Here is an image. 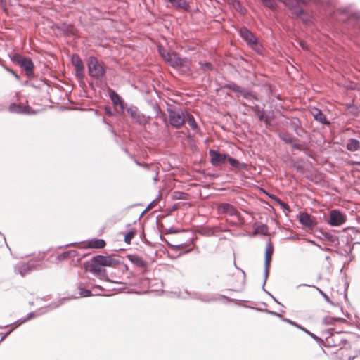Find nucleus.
<instances>
[{"label":"nucleus","mask_w":360,"mask_h":360,"mask_svg":"<svg viewBox=\"0 0 360 360\" xmlns=\"http://www.w3.org/2000/svg\"><path fill=\"white\" fill-rule=\"evenodd\" d=\"M13 60L17 63L25 72L29 78L34 77V64L32 61L27 58H25L19 54H14Z\"/></svg>","instance_id":"5"},{"label":"nucleus","mask_w":360,"mask_h":360,"mask_svg":"<svg viewBox=\"0 0 360 360\" xmlns=\"http://www.w3.org/2000/svg\"><path fill=\"white\" fill-rule=\"evenodd\" d=\"M72 63L75 68L76 75L78 77H82L83 76L84 66L83 63L79 58V56L77 54H74L72 56Z\"/></svg>","instance_id":"14"},{"label":"nucleus","mask_w":360,"mask_h":360,"mask_svg":"<svg viewBox=\"0 0 360 360\" xmlns=\"http://www.w3.org/2000/svg\"><path fill=\"white\" fill-rule=\"evenodd\" d=\"M255 115L258 117L259 121H263L264 119L265 113L263 110H260L258 105H255L253 108Z\"/></svg>","instance_id":"31"},{"label":"nucleus","mask_w":360,"mask_h":360,"mask_svg":"<svg viewBox=\"0 0 360 360\" xmlns=\"http://www.w3.org/2000/svg\"><path fill=\"white\" fill-rule=\"evenodd\" d=\"M120 264V261L110 256L96 255L92 257L91 262L86 264V269L91 273L99 276H104L105 269L103 266L115 267Z\"/></svg>","instance_id":"1"},{"label":"nucleus","mask_w":360,"mask_h":360,"mask_svg":"<svg viewBox=\"0 0 360 360\" xmlns=\"http://www.w3.org/2000/svg\"><path fill=\"white\" fill-rule=\"evenodd\" d=\"M164 121L167 124V119L166 118L164 119Z\"/></svg>","instance_id":"53"},{"label":"nucleus","mask_w":360,"mask_h":360,"mask_svg":"<svg viewBox=\"0 0 360 360\" xmlns=\"http://www.w3.org/2000/svg\"><path fill=\"white\" fill-rule=\"evenodd\" d=\"M127 112L131 116L133 121L140 125H146L149 123L150 117L141 113L136 106H130L127 109Z\"/></svg>","instance_id":"7"},{"label":"nucleus","mask_w":360,"mask_h":360,"mask_svg":"<svg viewBox=\"0 0 360 360\" xmlns=\"http://www.w3.org/2000/svg\"><path fill=\"white\" fill-rule=\"evenodd\" d=\"M135 234H136V231L135 230H131L129 232H127L124 235V241H125V243H127L128 244H130L131 240L135 236Z\"/></svg>","instance_id":"33"},{"label":"nucleus","mask_w":360,"mask_h":360,"mask_svg":"<svg viewBox=\"0 0 360 360\" xmlns=\"http://www.w3.org/2000/svg\"><path fill=\"white\" fill-rule=\"evenodd\" d=\"M192 250V248H190L188 249V250H187L186 252H188V251H190V250Z\"/></svg>","instance_id":"54"},{"label":"nucleus","mask_w":360,"mask_h":360,"mask_svg":"<svg viewBox=\"0 0 360 360\" xmlns=\"http://www.w3.org/2000/svg\"><path fill=\"white\" fill-rule=\"evenodd\" d=\"M187 197V193L179 191H175L172 193V200H186Z\"/></svg>","instance_id":"29"},{"label":"nucleus","mask_w":360,"mask_h":360,"mask_svg":"<svg viewBox=\"0 0 360 360\" xmlns=\"http://www.w3.org/2000/svg\"><path fill=\"white\" fill-rule=\"evenodd\" d=\"M110 98L114 105H120V108L122 110L124 109V102L117 93L112 91L110 94Z\"/></svg>","instance_id":"25"},{"label":"nucleus","mask_w":360,"mask_h":360,"mask_svg":"<svg viewBox=\"0 0 360 360\" xmlns=\"http://www.w3.org/2000/svg\"><path fill=\"white\" fill-rule=\"evenodd\" d=\"M127 258L131 262V264L138 268L145 269L148 266L147 262L143 260L140 256L137 255H127Z\"/></svg>","instance_id":"13"},{"label":"nucleus","mask_w":360,"mask_h":360,"mask_svg":"<svg viewBox=\"0 0 360 360\" xmlns=\"http://www.w3.org/2000/svg\"><path fill=\"white\" fill-rule=\"evenodd\" d=\"M274 248L271 243V242H268L266 246V250H265V259H264V283L263 286L265 285V283L266 282L269 272V266H270V262L271 259V255L273 254Z\"/></svg>","instance_id":"9"},{"label":"nucleus","mask_w":360,"mask_h":360,"mask_svg":"<svg viewBox=\"0 0 360 360\" xmlns=\"http://www.w3.org/2000/svg\"><path fill=\"white\" fill-rule=\"evenodd\" d=\"M237 96H242L244 98L247 99L248 101L258 100L257 97L255 94H253L250 91L245 89H243L241 87L239 89V91L237 93Z\"/></svg>","instance_id":"19"},{"label":"nucleus","mask_w":360,"mask_h":360,"mask_svg":"<svg viewBox=\"0 0 360 360\" xmlns=\"http://www.w3.org/2000/svg\"><path fill=\"white\" fill-rule=\"evenodd\" d=\"M329 250H330V249H329V248H326V250H327V251H328Z\"/></svg>","instance_id":"57"},{"label":"nucleus","mask_w":360,"mask_h":360,"mask_svg":"<svg viewBox=\"0 0 360 360\" xmlns=\"http://www.w3.org/2000/svg\"><path fill=\"white\" fill-rule=\"evenodd\" d=\"M218 212L220 214H226L236 218L233 224L238 226H242L245 224V218L237 210V209L231 204L224 202L218 206Z\"/></svg>","instance_id":"2"},{"label":"nucleus","mask_w":360,"mask_h":360,"mask_svg":"<svg viewBox=\"0 0 360 360\" xmlns=\"http://www.w3.org/2000/svg\"><path fill=\"white\" fill-rule=\"evenodd\" d=\"M202 301H205V302H210V301H212V300H215L214 298H204V299H202Z\"/></svg>","instance_id":"44"},{"label":"nucleus","mask_w":360,"mask_h":360,"mask_svg":"<svg viewBox=\"0 0 360 360\" xmlns=\"http://www.w3.org/2000/svg\"><path fill=\"white\" fill-rule=\"evenodd\" d=\"M9 110L12 112L17 113H28L26 108L21 106L20 105L12 103L9 106Z\"/></svg>","instance_id":"24"},{"label":"nucleus","mask_w":360,"mask_h":360,"mask_svg":"<svg viewBox=\"0 0 360 360\" xmlns=\"http://www.w3.org/2000/svg\"><path fill=\"white\" fill-rule=\"evenodd\" d=\"M171 4V6L177 9L187 11L189 8L188 4L185 0H166Z\"/></svg>","instance_id":"17"},{"label":"nucleus","mask_w":360,"mask_h":360,"mask_svg":"<svg viewBox=\"0 0 360 360\" xmlns=\"http://www.w3.org/2000/svg\"><path fill=\"white\" fill-rule=\"evenodd\" d=\"M199 65L200 67V70L204 73H207V72H210L213 70V65L210 62H205V63L199 62Z\"/></svg>","instance_id":"27"},{"label":"nucleus","mask_w":360,"mask_h":360,"mask_svg":"<svg viewBox=\"0 0 360 360\" xmlns=\"http://www.w3.org/2000/svg\"><path fill=\"white\" fill-rule=\"evenodd\" d=\"M186 122L188 123V124L189 125V127L194 131H197L198 129V124L197 122H195V120L194 118V117L190 114V113H186Z\"/></svg>","instance_id":"23"},{"label":"nucleus","mask_w":360,"mask_h":360,"mask_svg":"<svg viewBox=\"0 0 360 360\" xmlns=\"http://www.w3.org/2000/svg\"><path fill=\"white\" fill-rule=\"evenodd\" d=\"M75 256H77V251L72 250L64 252L60 254L58 256V259L59 260H63V259H66L68 257L74 258Z\"/></svg>","instance_id":"26"},{"label":"nucleus","mask_w":360,"mask_h":360,"mask_svg":"<svg viewBox=\"0 0 360 360\" xmlns=\"http://www.w3.org/2000/svg\"><path fill=\"white\" fill-rule=\"evenodd\" d=\"M162 58L172 67L181 66L182 59L175 51H172L170 46H158Z\"/></svg>","instance_id":"3"},{"label":"nucleus","mask_w":360,"mask_h":360,"mask_svg":"<svg viewBox=\"0 0 360 360\" xmlns=\"http://www.w3.org/2000/svg\"><path fill=\"white\" fill-rule=\"evenodd\" d=\"M302 48L305 49L306 50H308V46H302Z\"/></svg>","instance_id":"48"},{"label":"nucleus","mask_w":360,"mask_h":360,"mask_svg":"<svg viewBox=\"0 0 360 360\" xmlns=\"http://www.w3.org/2000/svg\"><path fill=\"white\" fill-rule=\"evenodd\" d=\"M300 222L303 226L307 227H312L314 226V221L311 219L310 216L307 213H302L300 216Z\"/></svg>","instance_id":"20"},{"label":"nucleus","mask_w":360,"mask_h":360,"mask_svg":"<svg viewBox=\"0 0 360 360\" xmlns=\"http://www.w3.org/2000/svg\"><path fill=\"white\" fill-rule=\"evenodd\" d=\"M79 295V297H86L93 295L91 291L88 289H85L83 286V284H80L78 286Z\"/></svg>","instance_id":"28"},{"label":"nucleus","mask_w":360,"mask_h":360,"mask_svg":"<svg viewBox=\"0 0 360 360\" xmlns=\"http://www.w3.org/2000/svg\"><path fill=\"white\" fill-rule=\"evenodd\" d=\"M6 70L10 72L15 78L19 79V76L12 70L6 68Z\"/></svg>","instance_id":"40"},{"label":"nucleus","mask_w":360,"mask_h":360,"mask_svg":"<svg viewBox=\"0 0 360 360\" xmlns=\"http://www.w3.org/2000/svg\"><path fill=\"white\" fill-rule=\"evenodd\" d=\"M177 249L179 250H183L184 248H186L187 245L186 244L181 243L179 245H176Z\"/></svg>","instance_id":"41"},{"label":"nucleus","mask_w":360,"mask_h":360,"mask_svg":"<svg viewBox=\"0 0 360 360\" xmlns=\"http://www.w3.org/2000/svg\"><path fill=\"white\" fill-rule=\"evenodd\" d=\"M167 111L169 124L173 127L179 129L186 122V115L181 108H168Z\"/></svg>","instance_id":"4"},{"label":"nucleus","mask_w":360,"mask_h":360,"mask_svg":"<svg viewBox=\"0 0 360 360\" xmlns=\"http://www.w3.org/2000/svg\"><path fill=\"white\" fill-rule=\"evenodd\" d=\"M88 70L90 76L99 79L105 74L103 66L95 57H90L88 60Z\"/></svg>","instance_id":"6"},{"label":"nucleus","mask_w":360,"mask_h":360,"mask_svg":"<svg viewBox=\"0 0 360 360\" xmlns=\"http://www.w3.org/2000/svg\"><path fill=\"white\" fill-rule=\"evenodd\" d=\"M38 264L32 260L28 262H20L14 266L15 274H20L21 276H25L30 274L32 271L36 269Z\"/></svg>","instance_id":"8"},{"label":"nucleus","mask_w":360,"mask_h":360,"mask_svg":"<svg viewBox=\"0 0 360 360\" xmlns=\"http://www.w3.org/2000/svg\"><path fill=\"white\" fill-rule=\"evenodd\" d=\"M346 148L349 151L354 152L360 149V142L355 139H350L346 145Z\"/></svg>","instance_id":"21"},{"label":"nucleus","mask_w":360,"mask_h":360,"mask_svg":"<svg viewBox=\"0 0 360 360\" xmlns=\"http://www.w3.org/2000/svg\"><path fill=\"white\" fill-rule=\"evenodd\" d=\"M326 260H328V259H330V257H329V256H327V257H326Z\"/></svg>","instance_id":"50"},{"label":"nucleus","mask_w":360,"mask_h":360,"mask_svg":"<svg viewBox=\"0 0 360 360\" xmlns=\"http://www.w3.org/2000/svg\"><path fill=\"white\" fill-rule=\"evenodd\" d=\"M226 161L229 162L231 166L237 169H247L248 165L246 163H241L236 158H233L228 155V158H226Z\"/></svg>","instance_id":"18"},{"label":"nucleus","mask_w":360,"mask_h":360,"mask_svg":"<svg viewBox=\"0 0 360 360\" xmlns=\"http://www.w3.org/2000/svg\"><path fill=\"white\" fill-rule=\"evenodd\" d=\"M105 245V242L103 239H92L88 241V246L91 248H103Z\"/></svg>","instance_id":"22"},{"label":"nucleus","mask_w":360,"mask_h":360,"mask_svg":"<svg viewBox=\"0 0 360 360\" xmlns=\"http://www.w3.org/2000/svg\"><path fill=\"white\" fill-rule=\"evenodd\" d=\"M290 144H291V146H292V148L296 149V150H301V146H300V144H299V143H293V142H292V143H290Z\"/></svg>","instance_id":"38"},{"label":"nucleus","mask_w":360,"mask_h":360,"mask_svg":"<svg viewBox=\"0 0 360 360\" xmlns=\"http://www.w3.org/2000/svg\"><path fill=\"white\" fill-rule=\"evenodd\" d=\"M262 288H263V290L266 292V293H268V291H266V290H265V289H264V287L262 286Z\"/></svg>","instance_id":"51"},{"label":"nucleus","mask_w":360,"mask_h":360,"mask_svg":"<svg viewBox=\"0 0 360 360\" xmlns=\"http://www.w3.org/2000/svg\"><path fill=\"white\" fill-rule=\"evenodd\" d=\"M348 235L347 242L350 241L353 244H360V231L354 228L348 229L347 231Z\"/></svg>","instance_id":"15"},{"label":"nucleus","mask_w":360,"mask_h":360,"mask_svg":"<svg viewBox=\"0 0 360 360\" xmlns=\"http://www.w3.org/2000/svg\"><path fill=\"white\" fill-rule=\"evenodd\" d=\"M301 330H302L303 331H304L305 333H307V334H309L311 337H312L313 338H316V336L314 334L310 333L309 331H308L307 330H306L305 328H300Z\"/></svg>","instance_id":"39"},{"label":"nucleus","mask_w":360,"mask_h":360,"mask_svg":"<svg viewBox=\"0 0 360 360\" xmlns=\"http://www.w3.org/2000/svg\"><path fill=\"white\" fill-rule=\"evenodd\" d=\"M135 162L136 165H139V166H142L143 165L141 164L140 162H139L137 160H135Z\"/></svg>","instance_id":"47"},{"label":"nucleus","mask_w":360,"mask_h":360,"mask_svg":"<svg viewBox=\"0 0 360 360\" xmlns=\"http://www.w3.org/2000/svg\"><path fill=\"white\" fill-rule=\"evenodd\" d=\"M124 268H125L126 269H128V267H127V265H124Z\"/></svg>","instance_id":"55"},{"label":"nucleus","mask_w":360,"mask_h":360,"mask_svg":"<svg viewBox=\"0 0 360 360\" xmlns=\"http://www.w3.org/2000/svg\"><path fill=\"white\" fill-rule=\"evenodd\" d=\"M268 313L271 314H273L274 316H278V317H281V315L278 314L277 312H274V311H269Z\"/></svg>","instance_id":"43"},{"label":"nucleus","mask_w":360,"mask_h":360,"mask_svg":"<svg viewBox=\"0 0 360 360\" xmlns=\"http://www.w3.org/2000/svg\"><path fill=\"white\" fill-rule=\"evenodd\" d=\"M253 48V49L257 51V52H259L261 49V48H262L263 46H252Z\"/></svg>","instance_id":"42"},{"label":"nucleus","mask_w":360,"mask_h":360,"mask_svg":"<svg viewBox=\"0 0 360 360\" xmlns=\"http://www.w3.org/2000/svg\"><path fill=\"white\" fill-rule=\"evenodd\" d=\"M209 155L210 156V162L214 167L224 163L228 158L227 154L221 153L218 150L212 149L209 150Z\"/></svg>","instance_id":"11"},{"label":"nucleus","mask_w":360,"mask_h":360,"mask_svg":"<svg viewBox=\"0 0 360 360\" xmlns=\"http://www.w3.org/2000/svg\"><path fill=\"white\" fill-rule=\"evenodd\" d=\"M265 6L273 9L274 8V0H262Z\"/></svg>","instance_id":"34"},{"label":"nucleus","mask_w":360,"mask_h":360,"mask_svg":"<svg viewBox=\"0 0 360 360\" xmlns=\"http://www.w3.org/2000/svg\"><path fill=\"white\" fill-rule=\"evenodd\" d=\"M280 138L286 143H292L294 141V137L288 133H283L280 135Z\"/></svg>","instance_id":"32"},{"label":"nucleus","mask_w":360,"mask_h":360,"mask_svg":"<svg viewBox=\"0 0 360 360\" xmlns=\"http://www.w3.org/2000/svg\"><path fill=\"white\" fill-rule=\"evenodd\" d=\"M224 88L230 91H232L235 93H238L239 91V89H240V86H239L238 84H236L234 82H231L229 84H225L224 86Z\"/></svg>","instance_id":"30"},{"label":"nucleus","mask_w":360,"mask_h":360,"mask_svg":"<svg viewBox=\"0 0 360 360\" xmlns=\"http://www.w3.org/2000/svg\"><path fill=\"white\" fill-rule=\"evenodd\" d=\"M240 36L248 45H256L257 43V37L248 29L243 27L238 31Z\"/></svg>","instance_id":"12"},{"label":"nucleus","mask_w":360,"mask_h":360,"mask_svg":"<svg viewBox=\"0 0 360 360\" xmlns=\"http://www.w3.org/2000/svg\"><path fill=\"white\" fill-rule=\"evenodd\" d=\"M312 114L316 121H318L323 124H330V122L327 120L326 117L321 110L314 108L312 111Z\"/></svg>","instance_id":"16"},{"label":"nucleus","mask_w":360,"mask_h":360,"mask_svg":"<svg viewBox=\"0 0 360 360\" xmlns=\"http://www.w3.org/2000/svg\"><path fill=\"white\" fill-rule=\"evenodd\" d=\"M12 329L7 331L6 333L3 334L1 335V338L0 339V343L12 332Z\"/></svg>","instance_id":"37"},{"label":"nucleus","mask_w":360,"mask_h":360,"mask_svg":"<svg viewBox=\"0 0 360 360\" xmlns=\"http://www.w3.org/2000/svg\"><path fill=\"white\" fill-rule=\"evenodd\" d=\"M98 288H100V290H103V288H101V287H98Z\"/></svg>","instance_id":"56"},{"label":"nucleus","mask_w":360,"mask_h":360,"mask_svg":"<svg viewBox=\"0 0 360 360\" xmlns=\"http://www.w3.org/2000/svg\"><path fill=\"white\" fill-rule=\"evenodd\" d=\"M315 288V286H314ZM316 288L317 289V290L319 292V293L324 297V299L327 301V302H330L329 300V297H328V295L324 293L321 289H319V288Z\"/></svg>","instance_id":"35"},{"label":"nucleus","mask_w":360,"mask_h":360,"mask_svg":"<svg viewBox=\"0 0 360 360\" xmlns=\"http://www.w3.org/2000/svg\"><path fill=\"white\" fill-rule=\"evenodd\" d=\"M273 298H274V301H275V302H276L277 303L280 304V303L276 300V299L275 297H273Z\"/></svg>","instance_id":"49"},{"label":"nucleus","mask_w":360,"mask_h":360,"mask_svg":"<svg viewBox=\"0 0 360 360\" xmlns=\"http://www.w3.org/2000/svg\"><path fill=\"white\" fill-rule=\"evenodd\" d=\"M283 321L287 322V323H289L290 324L292 325V326H295L296 327H297L298 328H302L301 326H298L296 323L293 322L292 321L288 319H283Z\"/></svg>","instance_id":"36"},{"label":"nucleus","mask_w":360,"mask_h":360,"mask_svg":"<svg viewBox=\"0 0 360 360\" xmlns=\"http://www.w3.org/2000/svg\"><path fill=\"white\" fill-rule=\"evenodd\" d=\"M263 121H264L266 125L269 124V117L266 116H264V119Z\"/></svg>","instance_id":"45"},{"label":"nucleus","mask_w":360,"mask_h":360,"mask_svg":"<svg viewBox=\"0 0 360 360\" xmlns=\"http://www.w3.org/2000/svg\"><path fill=\"white\" fill-rule=\"evenodd\" d=\"M32 315H33V314H32V313H30V314H29V316H30V317L32 316Z\"/></svg>","instance_id":"52"},{"label":"nucleus","mask_w":360,"mask_h":360,"mask_svg":"<svg viewBox=\"0 0 360 360\" xmlns=\"http://www.w3.org/2000/svg\"><path fill=\"white\" fill-rule=\"evenodd\" d=\"M346 221V216L338 210H333L330 213L328 224L332 226H339Z\"/></svg>","instance_id":"10"},{"label":"nucleus","mask_w":360,"mask_h":360,"mask_svg":"<svg viewBox=\"0 0 360 360\" xmlns=\"http://www.w3.org/2000/svg\"><path fill=\"white\" fill-rule=\"evenodd\" d=\"M154 181H158V173L156 174L155 176L154 177Z\"/></svg>","instance_id":"46"}]
</instances>
